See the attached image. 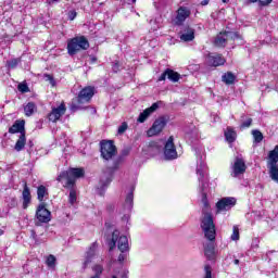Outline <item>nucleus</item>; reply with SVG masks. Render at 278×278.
Listing matches in <instances>:
<instances>
[{
	"label": "nucleus",
	"mask_w": 278,
	"mask_h": 278,
	"mask_svg": "<svg viewBox=\"0 0 278 278\" xmlns=\"http://www.w3.org/2000/svg\"><path fill=\"white\" fill-rule=\"evenodd\" d=\"M202 216L200 218V227L202 231L206 233H212L216 229V224H214V214L212 213V205L207 200V193L202 194Z\"/></svg>",
	"instance_id": "nucleus-1"
},
{
	"label": "nucleus",
	"mask_w": 278,
	"mask_h": 278,
	"mask_svg": "<svg viewBox=\"0 0 278 278\" xmlns=\"http://www.w3.org/2000/svg\"><path fill=\"white\" fill-rule=\"evenodd\" d=\"M86 170L81 167H71L67 170H63L56 178V181L64 184L63 188H71L76 186L77 179L85 177Z\"/></svg>",
	"instance_id": "nucleus-2"
},
{
	"label": "nucleus",
	"mask_w": 278,
	"mask_h": 278,
	"mask_svg": "<svg viewBox=\"0 0 278 278\" xmlns=\"http://www.w3.org/2000/svg\"><path fill=\"white\" fill-rule=\"evenodd\" d=\"M90 49V41L86 36H76L67 40L68 55H77L79 51H88Z\"/></svg>",
	"instance_id": "nucleus-3"
},
{
	"label": "nucleus",
	"mask_w": 278,
	"mask_h": 278,
	"mask_svg": "<svg viewBox=\"0 0 278 278\" xmlns=\"http://www.w3.org/2000/svg\"><path fill=\"white\" fill-rule=\"evenodd\" d=\"M94 97V87H85L83 88L76 98V103L72 102L71 111L77 112V110H81L83 103H90L91 99Z\"/></svg>",
	"instance_id": "nucleus-4"
},
{
	"label": "nucleus",
	"mask_w": 278,
	"mask_h": 278,
	"mask_svg": "<svg viewBox=\"0 0 278 278\" xmlns=\"http://www.w3.org/2000/svg\"><path fill=\"white\" fill-rule=\"evenodd\" d=\"M213 232L204 233V238L208 243L204 244V255L208 262H214L216 260V228L212 230Z\"/></svg>",
	"instance_id": "nucleus-5"
},
{
	"label": "nucleus",
	"mask_w": 278,
	"mask_h": 278,
	"mask_svg": "<svg viewBox=\"0 0 278 278\" xmlns=\"http://www.w3.org/2000/svg\"><path fill=\"white\" fill-rule=\"evenodd\" d=\"M116 153H118V149L116 148V144H114V140L100 141V156L104 162L114 160V157H116Z\"/></svg>",
	"instance_id": "nucleus-6"
},
{
	"label": "nucleus",
	"mask_w": 278,
	"mask_h": 278,
	"mask_svg": "<svg viewBox=\"0 0 278 278\" xmlns=\"http://www.w3.org/2000/svg\"><path fill=\"white\" fill-rule=\"evenodd\" d=\"M227 40H244V38L239 31L224 30L217 34L214 45L219 49H225V47H227Z\"/></svg>",
	"instance_id": "nucleus-7"
},
{
	"label": "nucleus",
	"mask_w": 278,
	"mask_h": 278,
	"mask_svg": "<svg viewBox=\"0 0 278 278\" xmlns=\"http://www.w3.org/2000/svg\"><path fill=\"white\" fill-rule=\"evenodd\" d=\"M268 168H269V177L273 181L278 184V146L274 148V150L268 153Z\"/></svg>",
	"instance_id": "nucleus-8"
},
{
	"label": "nucleus",
	"mask_w": 278,
	"mask_h": 278,
	"mask_svg": "<svg viewBox=\"0 0 278 278\" xmlns=\"http://www.w3.org/2000/svg\"><path fill=\"white\" fill-rule=\"evenodd\" d=\"M168 121H170V117H168V115H162L156 118L147 131L148 137L153 138V136H160L162 131H164V127L168 125Z\"/></svg>",
	"instance_id": "nucleus-9"
},
{
	"label": "nucleus",
	"mask_w": 278,
	"mask_h": 278,
	"mask_svg": "<svg viewBox=\"0 0 278 278\" xmlns=\"http://www.w3.org/2000/svg\"><path fill=\"white\" fill-rule=\"evenodd\" d=\"M238 200L233 197H225L219 199L216 204V214H220V212H229L231 207H236Z\"/></svg>",
	"instance_id": "nucleus-10"
},
{
	"label": "nucleus",
	"mask_w": 278,
	"mask_h": 278,
	"mask_svg": "<svg viewBox=\"0 0 278 278\" xmlns=\"http://www.w3.org/2000/svg\"><path fill=\"white\" fill-rule=\"evenodd\" d=\"M165 160H177V147L175 146V137L170 136L164 146Z\"/></svg>",
	"instance_id": "nucleus-11"
},
{
	"label": "nucleus",
	"mask_w": 278,
	"mask_h": 278,
	"mask_svg": "<svg viewBox=\"0 0 278 278\" xmlns=\"http://www.w3.org/2000/svg\"><path fill=\"white\" fill-rule=\"evenodd\" d=\"M47 202H41L37 206L36 218L39 223H51V211L47 210Z\"/></svg>",
	"instance_id": "nucleus-12"
},
{
	"label": "nucleus",
	"mask_w": 278,
	"mask_h": 278,
	"mask_svg": "<svg viewBox=\"0 0 278 278\" xmlns=\"http://www.w3.org/2000/svg\"><path fill=\"white\" fill-rule=\"evenodd\" d=\"M64 114H66V103L61 102L59 106L52 108L51 112L48 114V121H50V123H58Z\"/></svg>",
	"instance_id": "nucleus-13"
},
{
	"label": "nucleus",
	"mask_w": 278,
	"mask_h": 278,
	"mask_svg": "<svg viewBox=\"0 0 278 278\" xmlns=\"http://www.w3.org/2000/svg\"><path fill=\"white\" fill-rule=\"evenodd\" d=\"M190 14H192L190 9H188L186 7H179L178 10L176 11V17L174 21V25H176L177 27H181V25H184V23H186V20L190 18Z\"/></svg>",
	"instance_id": "nucleus-14"
},
{
	"label": "nucleus",
	"mask_w": 278,
	"mask_h": 278,
	"mask_svg": "<svg viewBox=\"0 0 278 278\" xmlns=\"http://www.w3.org/2000/svg\"><path fill=\"white\" fill-rule=\"evenodd\" d=\"M166 77L169 81H173V84H177V81L181 79V74L175 72V70L166 68L157 78V81H166Z\"/></svg>",
	"instance_id": "nucleus-15"
},
{
	"label": "nucleus",
	"mask_w": 278,
	"mask_h": 278,
	"mask_svg": "<svg viewBox=\"0 0 278 278\" xmlns=\"http://www.w3.org/2000/svg\"><path fill=\"white\" fill-rule=\"evenodd\" d=\"M206 58H207L208 66H213L214 68L218 66H225V63L227 62L225 56H223V54L220 53H216V54L208 53Z\"/></svg>",
	"instance_id": "nucleus-16"
},
{
	"label": "nucleus",
	"mask_w": 278,
	"mask_h": 278,
	"mask_svg": "<svg viewBox=\"0 0 278 278\" xmlns=\"http://www.w3.org/2000/svg\"><path fill=\"white\" fill-rule=\"evenodd\" d=\"M22 199H23L22 207L23 210H27V207L31 205V190L29 189V186H27V181H24V185H23Z\"/></svg>",
	"instance_id": "nucleus-17"
},
{
	"label": "nucleus",
	"mask_w": 278,
	"mask_h": 278,
	"mask_svg": "<svg viewBox=\"0 0 278 278\" xmlns=\"http://www.w3.org/2000/svg\"><path fill=\"white\" fill-rule=\"evenodd\" d=\"M97 242H93L89 250L86 252L85 261L83 263V269L86 270L88 268V265L92 264V260L97 253Z\"/></svg>",
	"instance_id": "nucleus-18"
},
{
	"label": "nucleus",
	"mask_w": 278,
	"mask_h": 278,
	"mask_svg": "<svg viewBox=\"0 0 278 278\" xmlns=\"http://www.w3.org/2000/svg\"><path fill=\"white\" fill-rule=\"evenodd\" d=\"M159 108H160V103L154 102L150 108L143 110V112L139 114L137 121L139 123H144L147 118H149L153 114V112H156Z\"/></svg>",
	"instance_id": "nucleus-19"
},
{
	"label": "nucleus",
	"mask_w": 278,
	"mask_h": 278,
	"mask_svg": "<svg viewBox=\"0 0 278 278\" xmlns=\"http://www.w3.org/2000/svg\"><path fill=\"white\" fill-rule=\"evenodd\" d=\"M9 134H20V136H25V119H16L14 124L9 128Z\"/></svg>",
	"instance_id": "nucleus-20"
},
{
	"label": "nucleus",
	"mask_w": 278,
	"mask_h": 278,
	"mask_svg": "<svg viewBox=\"0 0 278 278\" xmlns=\"http://www.w3.org/2000/svg\"><path fill=\"white\" fill-rule=\"evenodd\" d=\"M127 155H129V149H124L122 151V156H118L117 159H115L113 161L112 166L106 167L109 173H116V170H118V168H121V164H123V157H127Z\"/></svg>",
	"instance_id": "nucleus-21"
},
{
	"label": "nucleus",
	"mask_w": 278,
	"mask_h": 278,
	"mask_svg": "<svg viewBox=\"0 0 278 278\" xmlns=\"http://www.w3.org/2000/svg\"><path fill=\"white\" fill-rule=\"evenodd\" d=\"M232 170L235 177H238V175H244L247 173V163H244V160L237 157L235 160Z\"/></svg>",
	"instance_id": "nucleus-22"
},
{
	"label": "nucleus",
	"mask_w": 278,
	"mask_h": 278,
	"mask_svg": "<svg viewBox=\"0 0 278 278\" xmlns=\"http://www.w3.org/2000/svg\"><path fill=\"white\" fill-rule=\"evenodd\" d=\"M180 40L182 42H192L194 40V28L190 25H187L184 29V33L180 35Z\"/></svg>",
	"instance_id": "nucleus-23"
},
{
	"label": "nucleus",
	"mask_w": 278,
	"mask_h": 278,
	"mask_svg": "<svg viewBox=\"0 0 278 278\" xmlns=\"http://www.w3.org/2000/svg\"><path fill=\"white\" fill-rule=\"evenodd\" d=\"M224 136L228 144H233V142H236L238 138V132H236V129H233V127L228 126L224 131Z\"/></svg>",
	"instance_id": "nucleus-24"
},
{
	"label": "nucleus",
	"mask_w": 278,
	"mask_h": 278,
	"mask_svg": "<svg viewBox=\"0 0 278 278\" xmlns=\"http://www.w3.org/2000/svg\"><path fill=\"white\" fill-rule=\"evenodd\" d=\"M117 249L121 251V253L129 251V239H127V236H118Z\"/></svg>",
	"instance_id": "nucleus-25"
},
{
	"label": "nucleus",
	"mask_w": 278,
	"mask_h": 278,
	"mask_svg": "<svg viewBox=\"0 0 278 278\" xmlns=\"http://www.w3.org/2000/svg\"><path fill=\"white\" fill-rule=\"evenodd\" d=\"M37 199L39 203H46L45 199H49V189H47L45 185H40L37 188Z\"/></svg>",
	"instance_id": "nucleus-26"
},
{
	"label": "nucleus",
	"mask_w": 278,
	"mask_h": 278,
	"mask_svg": "<svg viewBox=\"0 0 278 278\" xmlns=\"http://www.w3.org/2000/svg\"><path fill=\"white\" fill-rule=\"evenodd\" d=\"M25 144H27V136L20 135L17 141L15 142L14 149L17 153H21L25 149Z\"/></svg>",
	"instance_id": "nucleus-27"
},
{
	"label": "nucleus",
	"mask_w": 278,
	"mask_h": 278,
	"mask_svg": "<svg viewBox=\"0 0 278 278\" xmlns=\"http://www.w3.org/2000/svg\"><path fill=\"white\" fill-rule=\"evenodd\" d=\"M222 81L226 86H232V84H236V75L232 72H227L222 76Z\"/></svg>",
	"instance_id": "nucleus-28"
},
{
	"label": "nucleus",
	"mask_w": 278,
	"mask_h": 278,
	"mask_svg": "<svg viewBox=\"0 0 278 278\" xmlns=\"http://www.w3.org/2000/svg\"><path fill=\"white\" fill-rule=\"evenodd\" d=\"M64 188L70 190V195H68L70 205H75V203H77V190L75 189V186L64 187Z\"/></svg>",
	"instance_id": "nucleus-29"
},
{
	"label": "nucleus",
	"mask_w": 278,
	"mask_h": 278,
	"mask_svg": "<svg viewBox=\"0 0 278 278\" xmlns=\"http://www.w3.org/2000/svg\"><path fill=\"white\" fill-rule=\"evenodd\" d=\"M112 184V177H106L104 180H100L99 182V190L100 195L103 197V192H105V189Z\"/></svg>",
	"instance_id": "nucleus-30"
},
{
	"label": "nucleus",
	"mask_w": 278,
	"mask_h": 278,
	"mask_svg": "<svg viewBox=\"0 0 278 278\" xmlns=\"http://www.w3.org/2000/svg\"><path fill=\"white\" fill-rule=\"evenodd\" d=\"M118 236H121V231L114 230L112 233V239L109 241L110 251H113L116 248V242L118 241Z\"/></svg>",
	"instance_id": "nucleus-31"
},
{
	"label": "nucleus",
	"mask_w": 278,
	"mask_h": 278,
	"mask_svg": "<svg viewBox=\"0 0 278 278\" xmlns=\"http://www.w3.org/2000/svg\"><path fill=\"white\" fill-rule=\"evenodd\" d=\"M36 110H37L36 103H34V102H28V103L24 106L25 116H34V113L36 112Z\"/></svg>",
	"instance_id": "nucleus-32"
},
{
	"label": "nucleus",
	"mask_w": 278,
	"mask_h": 278,
	"mask_svg": "<svg viewBox=\"0 0 278 278\" xmlns=\"http://www.w3.org/2000/svg\"><path fill=\"white\" fill-rule=\"evenodd\" d=\"M56 262H58V258L53 254L48 255L46 258V265L48 266V268H55Z\"/></svg>",
	"instance_id": "nucleus-33"
},
{
	"label": "nucleus",
	"mask_w": 278,
	"mask_h": 278,
	"mask_svg": "<svg viewBox=\"0 0 278 278\" xmlns=\"http://www.w3.org/2000/svg\"><path fill=\"white\" fill-rule=\"evenodd\" d=\"M252 136H253L254 142H256V144H260V142H262V140H264V134H262V131H260V130H252Z\"/></svg>",
	"instance_id": "nucleus-34"
},
{
	"label": "nucleus",
	"mask_w": 278,
	"mask_h": 278,
	"mask_svg": "<svg viewBox=\"0 0 278 278\" xmlns=\"http://www.w3.org/2000/svg\"><path fill=\"white\" fill-rule=\"evenodd\" d=\"M92 270L94 273L93 277L101 278V275H103V265L96 264L93 265Z\"/></svg>",
	"instance_id": "nucleus-35"
},
{
	"label": "nucleus",
	"mask_w": 278,
	"mask_h": 278,
	"mask_svg": "<svg viewBox=\"0 0 278 278\" xmlns=\"http://www.w3.org/2000/svg\"><path fill=\"white\" fill-rule=\"evenodd\" d=\"M251 125H253V118L248 117L244 122L240 124L239 129H241V131L244 129H249Z\"/></svg>",
	"instance_id": "nucleus-36"
},
{
	"label": "nucleus",
	"mask_w": 278,
	"mask_h": 278,
	"mask_svg": "<svg viewBox=\"0 0 278 278\" xmlns=\"http://www.w3.org/2000/svg\"><path fill=\"white\" fill-rule=\"evenodd\" d=\"M18 64H21V59H12L10 61L7 62V66L11 70L16 68V66H18Z\"/></svg>",
	"instance_id": "nucleus-37"
},
{
	"label": "nucleus",
	"mask_w": 278,
	"mask_h": 278,
	"mask_svg": "<svg viewBox=\"0 0 278 278\" xmlns=\"http://www.w3.org/2000/svg\"><path fill=\"white\" fill-rule=\"evenodd\" d=\"M17 90L22 92V94H25L29 92V86H27V83H21L17 85Z\"/></svg>",
	"instance_id": "nucleus-38"
},
{
	"label": "nucleus",
	"mask_w": 278,
	"mask_h": 278,
	"mask_svg": "<svg viewBox=\"0 0 278 278\" xmlns=\"http://www.w3.org/2000/svg\"><path fill=\"white\" fill-rule=\"evenodd\" d=\"M127 275H129V271H125L123 269L115 270V275H113L112 278H128Z\"/></svg>",
	"instance_id": "nucleus-39"
},
{
	"label": "nucleus",
	"mask_w": 278,
	"mask_h": 278,
	"mask_svg": "<svg viewBox=\"0 0 278 278\" xmlns=\"http://www.w3.org/2000/svg\"><path fill=\"white\" fill-rule=\"evenodd\" d=\"M128 128H129V125L127 124V122H123L122 125L117 129V134L119 136H123V134H125Z\"/></svg>",
	"instance_id": "nucleus-40"
},
{
	"label": "nucleus",
	"mask_w": 278,
	"mask_h": 278,
	"mask_svg": "<svg viewBox=\"0 0 278 278\" xmlns=\"http://www.w3.org/2000/svg\"><path fill=\"white\" fill-rule=\"evenodd\" d=\"M231 240H240V229L238 228V226H233L232 228Z\"/></svg>",
	"instance_id": "nucleus-41"
},
{
	"label": "nucleus",
	"mask_w": 278,
	"mask_h": 278,
	"mask_svg": "<svg viewBox=\"0 0 278 278\" xmlns=\"http://www.w3.org/2000/svg\"><path fill=\"white\" fill-rule=\"evenodd\" d=\"M125 202H126L128 205H134V191H130V192L126 195Z\"/></svg>",
	"instance_id": "nucleus-42"
},
{
	"label": "nucleus",
	"mask_w": 278,
	"mask_h": 278,
	"mask_svg": "<svg viewBox=\"0 0 278 278\" xmlns=\"http://www.w3.org/2000/svg\"><path fill=\"white\" fill-rule=\"evenodd\" d=\"M45 79L51 84V86H55V78L51 74H45Z\"/></svg>",
	"instance_id": "nucleus-43"
},
{
	"label": "nucleus",
	"mask_w": 278,
	"mask_h": 278,
	"mask_svg": "<svg viewBox=\"0 0 278 278\" xmlns=\"http://www.w3.org/2000/svg\"><path fill=\"white\" fill-rule=\"evenodd\" d=\"M258 3L263 8H266V5H270V3H273V0H258Z\"/></svg>",
	"instance_id": "nucleus-44"
},
{
	"label": "nucleus",
	"mask_w": 278,
	"mask_h": 278,
	"mask_svg": "<svg viewBox=\"0 0 278 278\" xmlns=\"http://www.w3.org/2000/svg\"><path fill=\"white\" fill-rule=\"evenodd\" d=\"M76 17H77V11H70L68 12L70 21H75Z\"/></svg>",
	"instance_id": "nucleus-45"
},
{
	"label": "nucleus",
	"mask_w": 278,
	"mask_h": 278,
	"mask_svg": "<svg viewBox=\"0 0 278 278\" xmlns=\"http://www.w3.org/2000/svg\"><path fill=\"white\" fill-rule=\"evenodd\" d=\"M125 260H126L125 254L121 253V254L118 255V258H117V261L119 262V264H123V262H125Z\"/></svg>",
	"instance_id": "nucleus-46"
},
{
	"label": "nucleus",
	"mask_w": 278,
	"mask_h": 278,
	"mask_svg": "<svg viewBox=\"0 0 278 278\" xmlns=\"http://www.w3.org/2000/svg\"><path fill=\"white\" fill-rule=\"evenodd\" d=\"M30 238L33 240H36V238H38V235H36V230H30Z\"/></svg>",
	"instance_id": "nucleus-47"
},
{
	"label": "nucleus",
	"mask_w": 278,
	"mask_h": 278,
	"mask_svg": "<svg viewBox=\"0 0 278 278\" xmlns=\"http://www.w3.org/2000/svg\"><path fill=\"white\" fill-rule=\"evenodd\" d=\"M210 4V0H202L200 5H208Z\"/></svg>",
	"instance_id": "nucleus-48"
},
{
	"label": "nucleus",
	"mask_w": 278,
	"mask_h": 278,
	"mask_svg": "<svg viewBox=\"0 0 278 278\" xmlns=\"http://www.w3.org/2000/svg\"><path fill=\"white\" fill-rule=\"evenodd\" d=\"M118 62H116L115 64H114V66H113V68H114V71H116V68L118 70Z\"/></svg>",
	"instance_id": "nucleus-49"
},
{
	"label": "nucleus",
	"mask_w": 278,
	"mask_h": 278,
	"mask_svg": "<svg viewBox=\"0 0 278 278\" xmlns=\"http://www.w3.org/2000/svg\"><path fill=\"white\" fill-rule=\"evenodd\" d=\"M233 264H236V266H238V264H240V260L236 258V260L233 261Z\"/></svg>",
	"instance_id": "nucleus-50"
},
{
	"label": "nucleus",
	"mask_w": 278,
	"mask_h": 278,
	"mask_svg": "<svg viewBox=\"0 0 278 278\" xmlns=\"http://www.w3.org/2000/svg\"><path fill=\"white\" fill-rule=\"evenodd\" d=\"M250 1V3H257V1H260V0H249Z\"/></svg>",
	"instance_id": "nucleus-51"
},
{
	"label": "nucleus",
	"mask_w": 278,
	"mask_h": 278,
	"mask_svg": "<svg viewBox=\"0 0 278 278\" xmlns=\"http://www.w3.org/2000/svg\"><path fill=\"white\" fill-rule=\"evenodd\" d=\"M150 147H157V143L152 142V143H150Z\"/></svg>",
	"instance_id": "nucleus-52"
},
{
	"label": "nucleus",
	"mask_w": 278,
	"mask_h": 278,
	"mask_svg": "<svg viewBox=\"0 0 278 278\" xmlns=\"http://www.w3.org/2000/svg\"><path fill=\"white\" fill-rule=\"evenodd\" d=\"M3 233H5V231L0 228V236H3Z\"/></svg>",
	"instance_id": "nucleus-53"
},
{
	"label": "nucleus",
	"mask_w": 278,
	"mask_h": 278,
	"mask_svg": "<svg viewBox=\"0 0 278 278\" xmlns=\"http://www.w3.org/2000/svg\"><path fill=\"white\" fill-rule=\"evenodd\" d=\"M223 1V3H228L229 2V0H222Z\"/></svg>",
	"instance_id": "nucleus-54"
},
{
	"label": "nucleus",
	"mask_w": 278,
	"mask_h": 278,
	"mask_svg": "<svg viewBox=\"0 0 278 278\" xmlns=\"http://www.w3.org/2000/svg\"><path fill=\"white\" fill-rule=\"evenodd\" d=\"M138 0H131L132 3H136Z\"/></svg>",
	"instance_id": "nucleus-55"
}]
</instances>
